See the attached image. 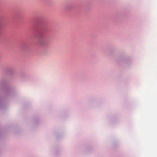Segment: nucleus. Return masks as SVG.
<instances>
[{"instance_id":"nucleus-1","label":"nucleus","mask_w":157,"mask_h":157,"mask_svg":"<svg viewBox=\"0 0 157 157\" xmlns=\"http://www.w3.org/2000/svg\"><path fill=\"white\" fill-rule=\"evenodd\" d=\"M1 28L2 26L0 24V33H1Z\"/></svg>"}]
</instances>
